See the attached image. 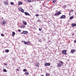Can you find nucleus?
I'll return each mask as SVG.
<instances>
[{
    "label": "nucleus",
    "instance_id": "f257e3e1",
    "mask_svg": "<svg viewBox=\"0 0 76 76\" xmlns=\"http://www.w3.org/2000/svg\"><path fill=\"white\" fill-rule=\"evenodd\" d=\"M62 53L63 54H64L65 55V54H66L67 53V50H63L62 51Z\"/></svg>",
    "mask_w": 76,
    "mask_h": 76
},
{
    "label": "nucleus",
    "instance_id": "f03ea898",
    "mask_svg": "<svg viewBox=\"0 0 76 76\" xmlns=\"http://www.w3.org/2000/svg\"><path fill=\"white\" fill-rule=\"evenodd\" d=\"M51 64H50V63H45V64L44 65L45 66H50Z\"/></svg>",
    "mask_w": 76,
    "mask_h": 76
},
{
    "label": "nucleus",
    "instance_id": "7ed1b4c3",
    "mask_svg": "<svg viewBox=\"0 0 76 76\" xmlns=\"http://www.w3.org/2000/svg\"><path fill=\"white\" fill-rule=\"evenodd\" d=\"M4 4L5 5H7L8 4V3H9V2H8V1H7V0L4 1Z\"/></svg>",
    "mask_w": 76,
    "mask_h": 76
},
{
    "label": "nucleus",
    "instance_id": "20e7f679",
    "mask_svg": "<svg viewBox=\"0 0 76 76\" xmlns=\"http://www.w3.org/2000/svg\"><path fill=\"white\" fill-rule=\"evenodd\" d=\"M7 23V22L6 21V20H4V21H2L1 23L3 24L4 25H5V24H6Z\"/></svg>",
    "mask_w": 76,
    "mask_h": 76
},
{
    "label": "nucleus",
    "instance_id": "39448f33",
    "mask_svg": "<svg viewBox=\"0 0 76 76\" xmlns=\"http://www.w3.org/2000/svg\"><path fill=\"white\" fill-rule=\"evenodd\" d=\"M28 33V32L27 31H23L22 32L23 34H27Z\"/></svg>",
    "mask_w": 76,
    "mask_h": 76
},
{
    "label": "nucleus",
    "instance_id": "423d86ee",
    "mask_svg": "<svg viewBox=\"0 0 76 76\" xmlns=\"http://www.w3.org/2000/svg\"><path fill=\"white\" fill-rule=\"evenodd\" d=\"M24 14L26 16H31V15L28 12H24Z\"/></svg>",
    "mask_w": 76,
    "mask_h": 76
},
{
    "label": "nucleus",
    "instance_id": "0eeeda50",
    "mask_svg": "<svg viewBox=\"0 0 76 76\" xmlns=\"http://www.w3.org/2000/svg\"><path fill=\"white\" fill-rule=\"evenodd\" d=\"M66 18V15H63L60 18L64 19V18Z\"/></svg>",
    "mask_w": 76,
    "mask_h": 76
},
{
    "label": "nucleus",
    "instance_id": "6e6552de",
    "mask_svg": "<svg viewBox=\"0 0 76 76\" xmlns=\"http://www.w3.org/2000/svg\"><path fill=\"white\" fill-rule=\"evenodd\" d=\"M35 66L38 67L39 66V63L38 62H36V64L35 65Z\"/></svg>",
    "mask_w": 76,
    "mask_h": 76
},
{
    "label": "nucleus",
    "instance_id": "1a4fd4ad",
    "mask_svg": "<svg viewBox=\"0 0 76 76\" xmlns=\"http://www.w3.org/2000/svg\"><path fill=\"white\" fill-rule=\"evenodd\" d=\"M75 50H73V49H72L71 50V53H74V52H75Z\"/></svg>",
    "mask_w": 76,
    "mask_h": 76
},
{
    "label": "nucleus",
    "instance_id": "9d476101",
    "mask_svg": "<svg viewBox=\"0 0 76 76\" xmlns=\"http://www.w3.org/2000/svg\"><path fill=\"white\" fill-rule=\"evenodd\" d=\"M72 27H75V26H76V24L74 23H73L72 24Z\"/></svg>",
    "mask_w": 76,
    "mask_h": 76
},
{
    "label": "nucleus",
    "instance_id": "9b49d317",
    "mask_svg": "<svg viewBox=\"0 0 76 76\" xmlns=\"http://www.w3.org/2000/svg\"><path fill=\"white\" fill-rule=\"evenodd\" d=\"M59 62L60 63L61 65L62 66H63V64H64V63L61 61H59Z\"/></svg>",
    "mask_w": 76,
    "mask_h": 76
},
{
    "label": "nucleus",
    "instance_id": "f8f14e48",
    "mask_svg": "<svg viewBox=\"0 0 76 76\" xmlns=\"http://www.w3.org/2000/svg\"><path fill=\"white\" fill-rule=\"evenodd\" d=\"M18 5L20 6V5H21V4H22L23 3L21 1H19L18 3Z\"/></svg>",
    "mask_w": 76,
    "mask_h": 76
},
{
    "label": "nucleus",
    "instance_id": "ddd939ff",
    "mask_svg": "<svg viewBox=\"0 0 76 76\" xmlns=\"http://www.w3.org/2000/svg\"><path fill=\"white\" fill-rule=\"evenodd\" d=\"M27 44L29 45H32V44H31V43L29 41L27 42Z\"/></svg>",
    "mask_w": 76,
    "mask_h": 76
},
{
    "label": "nucleus",
    "instance_id": "4468645a",
    "mask_svg": "<svg viewBox=\"0 0 76 76\" xmlns=\"http://www.w3.org/2000/svg\"><path fill=\"white\" fill-rule=\"evenodd\" d=\"M25 75H26V76L29 75V72H26L24 73Z\"/></svg>",
    "mask_w": 76,
    "mask_h": 76
},
{
    "label": "nucleus",
    "instance_id": "2eb2a0df",
    "mask_svg": "<svg viewBox=\"0 0 76 76\" xmlns=\"http://www.w3.org/2000/svg\"><path fill=\"white\" fill-rule=\"evenodd\" d=\"M28 3H31V2H33V1H31V0H28Z\"/></svg>",
    "mask_w": 76,
    "mask_h": 76
},
{
    "label": "nucleus",
    "instance_id": "dca6fc26",
    "mask_svg": "<svg viewBox=\"0 0 76 76\" xmlns=\"http://www.w3.org/2000/svg\"><path fill=\"white\" fill-rule=\"evenodd\" d=\"M61 64L60 63L58 64V67H61Z\"/></svg>",
    "mask_w": 76,
    "mask_h": 76
},
{
    "label": "nucleus",
    "instance_id": "f3484780",
    "mask_svg": "<svg viewBox=\"0 0 76 76\" xmlns=\"http://www.w3.org/2000/svg\"><path fill=\"white\" fill-rule=\"evenodd\" d=\"M15 32L14 31L12 32V36H15Z\"/></svg>",
    "mask_w": 76,
    "mask_h": 76
},
{
    "label": "nucleus",
    "instance_id": "a211bd4d",
    "mask_svg": "<svg viewBox=\"0 0 76 76\" xmlns=\"http://www.w3.org/2000/svg\"><path fill=\"white\" fill-rule=\"evenodd\" d=\"M57 13L58 15H59L61 14V12H57Z\"/></svg>",
    "mask_w": 76,
    "mask_h": 76
},
{
    "label": "nucleus",
    "instance_id": "6ab92c4d",
    "mask_svg": "<svg viewBox=\"0 0 76 76\" xmlns=\"http://www.w3.org/2000/svg\"><path fill=\"white\" fill-rule=\"evenodd\" d=\"M74 18V16H72L70 17L69 19H72Z\"/></svg>",
    "mask_w": 76,
    "mask_h": 76
},
{
    "label": "nucleus",
    "instance_id": "aec40b11",
    "mask_svg": "<svg viewBox=\"0 0 76 76\" xmlns=\"http://www.w3.org/2000/svg\"><path fill=\"white\" fill-rule=\"evenodd\" d=\"M5 52L6 53H9V50H5Z\"/></svg>",
    "mask_w": 76,
    "mask_h": 76
},
{
    "label": "nucleus",
    "instance_id": "412c9836",
    "mask_svg": "<svg viewBox=\"0 0 76 76\" xmlns=\"http://www.w3.org/2000/svg\"><path fill=\"white\" fill-rule=\"evenodd\" d=\"M18 9L19 11H21V10L22 9V8L21 7H19Z\"/></svg>",
    "mask_w": 76,
    "mask_h": 76
},
{
    "label": "nucleus",
    "instance_id": "4be33fe9",
    "mask_svg": "<svg viewBox=\"0 0 76 76\" xmlns=\"http://www.w3.org/2000/svg\"><path fill=\"white\" fill-rule=\"evenodd\" d=\"M24 44H25V45H27V44H28V42H24Z\"/></svg>",
    "mask_w": 76,
    "mask_h": 76
},
{
    "label": "nucleus",
    "instance_id": "5701e85b",
    "mask_svg": "<svg viewBox=\"0 0 76 76\" xmlns=\"http://www.w3.org/2000/svg\"><path fill=\"white\" fill-rule=\"evenodd\" d=\"M21 12H24V10L22 8V9L20 11Z\"/></svg>",
    "mask_w": 76,
    "mask_h": 76
},
{
    "label": "nucleus",
    "instance_id": "b1692460",
    "mask_svg": "<svg viewBox=\"0 0 76 76\" xmlns=\"http://www.w3.org/2000/svg\"><path fill=\"white\" fill-rule=\"evenodd\" d=\"M3 71L4 72H7V70H6L5 69H3Z\"/></svg>",
    "mask_w": 76,
    "mask_h": 76
},
{
    "label": "nucleus",
    "instance_id": "393cba45",
    "mask_svg": "<svg viewBox=\"0 0 76 76\" xmlns=\"http://www.w3.org/2000/svg\"><path fill=\"white\" fill-rule=\"evenodd\" d=\"M23 24L25 25H27V23L26 22H25L23 23Z\"/></svg>",
    "mask_w": 76,
    "mask_h": 76
},
{
    "label": "nucleus",
    "instance_id": "a878e982",
    "mask_svg": "<svg viewBox=\"0 0 76 76\" xmlns=\"http://www.w3.org/2000/svg\"><path fill=\"white\" fill-rule=\"evenodd\" d=\"M10 4H11V5H13V4H14V3L13 2H11Z\"/></svg>",
    "mask_w": 76,
    "mask_h": 76
},
{
    "label": "nucleus",
    "instance_id": "bb28decb",
    "mask_svg": "<svg viewBox=\"0 0 76 76\" xmlns=\"http://www.w3.org/2000/svg\"><path fill=\"white\" fill-rule=\"evenodd\" d=\"M25 25H23L21 26V28H25Z\"/></svg>",
    "mask_w": 76,
    "mask_h": 76
},
{
    "label": "nucleus",
    "instance_id": "cd10ccee",
    "mask_svg": "<svg viewBox=\"0 0 76 76\" xmlns=\"http://www.w3.org/2000/svg\"><path fill=\"white\" fill-rule=\"evenodd\" d=\"M53 3H56V0H53Z\"/></svg>",
    "mask_w": 76,
    "mask_h": 76
},
{
    "label": "nucleus",
    "instance_id": "c85d7f7f",
    "mask_svg": "<svg viewBox=\"0 0 76 76\" xmlns=\"http://www.w3.org/2000/svg\"><path fill=\"white\" fill-rule=\"evenodd\" d=\"M50 75H49V73H46V76H49Z\"/></svg>",
    "mask_w": 76,
    "mask_h": 76
},
{
    "label": "nucleus",
    "instance_id": "c756f323",
    "mask_svg": "<svg viewBox=\"0 0 76 76\" xmlns=\"http://www.w3.org/2000/svg\"><path fill=\"white\" fill-rule=\"evenodd\" d=\"M1 36L2 37H4V34H1Z\"/></svg>",
    "mask_w": 76,
    "mask_h": 76
},
{
    "label": "nucleus",
    "instance_id": "7c9ffc66",
    "mask_svg": "<svg viewBox=\"0 0 76 76\" xmlns=\"http://www.w3.org/2000/svg\"><path fill=\"white\" fill-rule=\"evenodd\" d=\"M23 72H26V69H23Z\"/></svg>",
    "mask_w": 76,
    "mask_h": 76
},
{
    "label": "nucleus",
    "instance_id": "2f4dec72",
    "mask_svg": "<svg viewBox=\"0 0 76 76\" xmlns=\"http://www.w3.org/2000/svg\"><path fill=\"white\" fill-rule=\"evenodd\" d=\"M35 16L36 17H38V16H39V15L38 14H37L35 15Z\"/></svg>",
    "mask_w": 76,
    "mask_h": 76
},
{
    "label": "nucleus",
    "instance_id": "473e14b6",
    "mask_svg": "<svg viewBox=\"0 0 76 76\" xmlns=\"http://www.w3.org/2000/svg\"><path fill=\"white\" fill-rule=\"evenodd\" d=\"M39 31H42V29L40 28L39 29Z\"/></svg>",
    "mask_w": 76,
    "mask_h": 76
},
{
    "label": "nucleus",
    "instance_id": "72a5a7b5",
    "mask_svg": "<svg viewBox=\"0 0 76 76\" xmlns=\"http://www.w3.org/2000/svg\"><path fill=\"white\" fill-rule=\"evenodd\" d=\"M57 15H58L57 13H56L54 15V16H57Z\"/></svg>",
    "mask_w": 76,
    "mask_h": 76
},
{
    "label": "nucleus",
    "instance_id": "f704fd0d",
    "mask_svg": "<svg viewBox=\"0 0 76 76\" xmlns=\"http://www.w3.org/2000/svg\"><path fill=\"white\" fill-rule=\"evenodd\" d=\"M18 32H21V30H18Z\"/></svg>",
    "mask_w": 76,
    "mask_h": 76
},
{
    "label": "nucleus",
    "instance_id": "c9c22d12",
    "mask_svg": "<svg viewBox=\"0 0 76 76\" xmlns=\"http://www.w3.org/2000/svg\"><path fill=\"white\" fill-rule=\"evenodd\" d=\"M74 42L75 43H76V40H75L74 41Z\"/></svg>",
    "mask_w": 76,
    "mask_h": 76
},
{
    "label": "nucleus",
    "instance_id": "e433bc0d",
    "mask_svg": "<svg viewBox=\"0 0 76 76\" xmlns=\"http://www.w3.org/2000/svg\"><path fill=\"white\" fill-rule=\"evenodd\" d=\"M38 22H41V20H38Z\"/></svg>",
    "mask_w": 76,
    "mask_h": 76
},
{
    "label": "nucleus",
    "instance_id": "4c0bfd02",
    "mask_svg": "<svg viewBox=\"0 0 76 76\" xmlns=\"http://www.w3.org/2000/svg\"><path fill=\"white\" fill-rule=\"evenodd\" d=\"M16 70L17 71H19V69H16Z\"/></svg>",
    "mask_w": 76,
    "mask_h": 76
},
{
    "label": "nucleus",
    "instance_id": "58836bf2",
    "mask_svg": "<svg viewBox=\"0 0 76 76\" xmlns=\"http://www.w3.org/2000/svg\"><path fill=\"white\" fill-rule=\"evenodd\" d=\"M22 42H24V43H25V41H22Z\"/></svg>",
    "mask_w": 76,
    "mask_h": 76
},
{
    "label": "nucleus",
    "instance_id": "ea45409f",
    "mask_svg": "<svg viewBox=\"0 0 76 76\" xmlns=\"http://www.w3.org/2000/svg\"><path fill=\"white\" fill-rule=\"evenodd\" d=\"M5 66H7V64H5Z\"/></svg>",
    "mask_w": 76,
    "mask_h": 76
},
{
    "label": "nucleus",
    "instance_id": "a19ab883",
    "mask_svg": "<svg viewBox=\"0 0 76 76\" xmlns=\"http://www.w3.org/2000/svg\"><path fill=\"white\" fill-rule=\"evenodd\" d=\"M71 11H72V12H73V10H71Z\"/></svg>",
    "mask_w": 76,
    "mask_h": 76
},
{
    "label": "nucleus",
    "instance_id": "79ce46f5",
    "mask_svg": "<svg viewBox=\"0 0 76 76\" xmlns=\"http://www.w3.org/2000/svg\"><path fill=\"white\" fill-rule=\"evenodd\" d=\"M39 42H40L41 41V40H39Z\"/></svg>",
    "mask_w": 76,
    "mask_h": 76
},
{
    "label": "nucleus",
    "instance_id": "37998d69",
    "mask_svg": "<svg viewBox=\"0 0 76 76\" xmlns=\"http://www.w3.org/2000/svg\"><path fill=\"white\" fill-rule=\"evenodd\" d=\"M1 19H3V18L2 17Z\"/></svg>",
    "mask_w": 76,
    "mask_h": 76
},
{
    "label": "nucleus",
    "instance_id": "c03bdc74",
    "mask_svg": "<svg viewBox=\"0 0 76 76\" xmlns=\"http://www.w3.org/2000/svg\"><path fill=\"white\" fill-rule=\"evenodd\" d=\"M3 53H4V51H3Z\"/></svg>",
    "mask_w": 76,
    "mask_h": 76
},
{
    "label": "nucleus",
    "instance_id": "a18cd8bd",
    "mask_svg": "<svg viewBox=\"0 0 76 76\" xmlns=\"http://www.w3.org/2000/svg\"><path fill=\"white\" fill-rule=\"evenodd\" d=\"M69 15H70V13L69 12Z\"/></svg>",
    "mask_w": 76,
    "mask_h": 76
},
{
    "label": "nucleus",
    "instance_id": "49530a36",
    "mask_svg": "<svg viewBox=\"0 0 76 76\" xmlns=\"http://www.w3.org/2000/svg\"><path fill=\"white\" fill-rule=\"evenodd\" d=\"M72 35H74V34H72Z\"/></svg>",
    "mask_w": 76,
    "mask_h": 76
},
{
    "label": "nucleus",
    "instance_id": "de8ad7c7",
    "mask_svg": "<svg viewBox=\"0 0 76 76\" xmlns=\"http://www.w3.org/2000/svg\"><path fill=\"white\" fill-rule=\"evenodd\" d=\"M42 76H44V75H42Z\"/></svg>",
    "mask_w": 76,
    "mask_h": 76
},
{
    "label": "nucleus",
    "instance_id": "09e8293b",
    "mask_svg": "<svg viewBox=\"0 0 76 76\" xmlns=\"http://www.w3.org/2000/svg\"><path fill=\"white\" fill-rule=\"evenodd\" d=\"M39 1H40V0H38Z\"/></svg>",
    "mask_w": 76,
    "mask_h": 76
},
{
    "label": "nucleus",
    "instance_id": "8fccbe9b",
    "mask_svg": "<svg viewBox=\"0 0 76 76\" xmlns=\"http://www.w3.org/2000/svg\"><path fill=\"white\" fill-rule=\"evenodd\" d=\"M24 0L25 1V0Z\"/></svg>",
    "mask_w": 76,
    "mask_h": 76
}]
</instances>
